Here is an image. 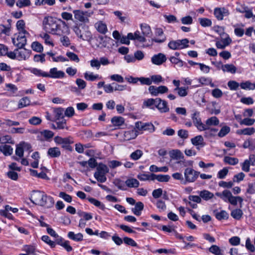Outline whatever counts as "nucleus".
Wrapping results in <instances>:
<instances>
[{
	"label": "nucleus",
	"mask_w": 255,
	"mask_h": 255,
	"mask_svg": "<svg viewBox=\"0 0 255 255\" xmlns=\"http://www.w3.org/2000/svg\"><path fill=\"white\" fill-rule=\"evenodd\" d=\"M0 151L5 156H8L12 154L13 152V148L11 146L5 144L0 146Z\"/></svg>",
	"instance_id": "nucleus-27"
},
{
	"label": "nucleus",
	"mask_w": 255,
	"mask_h": 255,
	"mask_svg": "<svg viewBox=\"0 0 255 255\" xmlns=\"http://www.w3.org/2000/svg\"><path fill=\"white\" fill-rule=\"evenodd\" d=\"M54 112L55 114V118L57 120H59L60 119H63V112L64 109L62 108H59L55 109L54 110Z\"/></svg>",
	"instance_id": "nucleus-56"
},
{
	"label": "nucleus",
	"mask_w": 255,
	"mask_h": 255,
	"mask_svg": "<svg viewBox=\"0 0 255 255\" xmlns=\"http://www.w3.org/2000/svg\"><path fill=\"white\" fill-rule=\"evenodd\" d=\"M169 60L172 64L177 65L180 67H183L185 63L182 60L175 56H171L169 58Z\"/></svg>",
	"instance_id": "nucleus-50"
},
{
	"label": "nucleus",
	"mask_w": 255,
	"mask_h": 255,
	"mask_svg": "<svg viewBox=\"0 0 255 255\" xmlns=\"http://www.w3.org/2000/svg\"><path fill=\"white\" fill-rule=\"evenodd\" d=\"M0 143L1 144L6 143L14 144V141L12 139L10 135H6L0 137Z\"/></svg>",
	"instance_id": "nucleus-53"
},
{
	"label": "nucleus",
	"mask_w": 255,
	"mask_h": 255,
	"mask_svg": "<svg viewBox=\"0 0 255 255\" xmlns=\"http://www.w3.org/2000/svg\"><path fill=\"white\" fill-rule=\"evenodd\" d=\"M150 80L151 83L153 82L155 84H159V83L164 81V79L160 75H153L150 76Z\"/></svg>",
	"instance_id": "nucleus-48"
},
{
	"label": "nucleus",
	"mask_w": 255,
	"mask_h": 255,
	"mask_svg": "<svg viewBox=\"0 0 255 255\" xmlns=\"http://www.w3.org/2000/svg\"><path fill=\"white\" fill-rule=\"evenodd\" d=\"M54 140L56 144H61L62 146L65 145L68 143H73L74 142L71 137L63 138L59 136H56L54 137Z\"/></svg>",
	"instance_id": "nucleus-18"
},
{
	"label": "nucleus",
	"mask_w": 255,
	"mask_h": 255,
	"mask_svg": "<svg viewBox=\"0 0 255 255\" xmlns=\"http://www.w3.org/2000/svg\"><path fill=\"white\" fill-rule=\"evenodd\" d=\"M41 240L45 242L46 244L49 245L51 248H54L55 247V242L51 241L50 238L46 235L43 236L41 238Z\"/></svg>",
	"instance_id": "nucleus-59"
},
{
	"label": "nucleus",
	"mask_w": 255,
	"mask_h": 255,
	"mask_svg": "<svg viewBox=\"0 0 255 255\" xmlns=\"http://www.w3.org/2000/svg\"><path fill=\"white\" fill-rule=\"evenodd\" d=\"M24 251L27 253L26 254L36 255L35 248L31 245H26L24 247Z\"/></svg>",
	"instance_id": "nucleus-63"
},
{
	"label": "nucleus",
	"mask_w": 255,
	"mask_h": 255,
	"mask_svg": "<svg viewBox=\"0 0 255 255\" xmlns=\"http://www.w3.org/2000/svg\"><path fill=\"white\" fill-rule=\"evenodd\" d=\"M214 214L217 219L218 220H227L229 218L228 213L225 210L220 212L214 211Z\"/></svg>",
	"instance_id": "nucleus-26"
},
{
	"label": "nucleus",
	"mask_w": 255,
	"mask_h": 255,
	"mask_svg": "<svg viewBox=\"0 0 255 255\" xmlns=\"http://www.w3.org/2000/svg\"><path fill=\"white\" fill-rule=\"evenodd\" d=\"M135 127L139 130L148 131L152 132L154 131V127L150 123H142L137 122L135 123Z\"/></svg>",
	"instance_id": "nucleus-8"
},
{
	"label": "nucleus",
	"mask_w": 255,
	"mask_h": 255,
	"mask_svg": "<svg viewBox=\"0 0 255 255\" xmlns=\"http://www.w3.org/2000/svg\"><path fill=\"white\" fill-rule=\"evenodd\" d=\"M194 126L200 131H203L205 129L204 124L202 123L198 112H194L191 117Z\"/></svg>",
	"instance_id": "nucleus-7"
},
{
	"label": "nucleus",
	"mask_w": 255,
	"mask_h": 255,
	"mask_svg": "<svg viewBox=\"0 0 255 255\" xmlns=\"http://www.w3.org/2000/svg\"><path fill=\"white\" fill-rule=\"evenodd\" d=\"M224 161L229 165H235L238 163L239 159L237 158L226 156L224 157Z\"/></svg>",
	"instance_id": "nucleus-39"
},
{
	"label": "nucleus",
	"mask_w": 255,
	"mask_h": 255,
	"mask_svg": "<svg viewBox=\"0 0 255 255\" xmlns=\"http://www.w3.org/2000/svg\"><path fill=\"white\" fill-rule=\"evenodd\" d=\"M13 44L17 46L18 48H23L26 44V38L24 35H18L16 40L14 38L12 39Z\"/></svg>",
	"instance_id": "nucleus-14"
},
{
	"label": "nucleus",
	"mask_w": 255,
	"mask_h": 255,
	"mask_svg": "<svg viewBox=\"0 0 255 255\" xmlns=\"http://www.w3.org/2000/svg\"><path fill=\"white\" fill-rule=\"evenodd\" d=\"M149 93L153 96H157L159 94H163L168 92V88L165 86L156 87L150 86L148 88Z\"/></svg>",
	"instance_id": "nucleus-6"
},
{
	"label": "nucleus",
	"mask_w": 255,
	"mask_h": 255,
	"mask_svg": "<svg viewBox=\"0 0 255 255\" xmlns=\"http://www.w3.org/2000/svg\"><path fill=\"white\" fill-rule=\"evenodd\" d=\"M84 78L88 81H94L99 78V75L86 72L84 73Z\"/></svg>",
	"instance_id": "nucleus-58"
},
{
	"label": "nucleus",
	"mask_w": 255,
	"mask_h": 255,
	"mask_svg": "<svg viewBox=\"0 0 255 255\" xmlns=\"http://www.w3.org/2000/svg\"><path fill=\"white\" fill-rule=\"evenodd\" d=\"M221 68L224 72H228L232 74H235L237 71V68L233 64L222 65Z\"/></svg>",
	"instance_id": "nucleus-28"
},
{
	"label": "nucleus",
	"mask_w": 255,
	"mask_h": 255,
	"mask_svg": "<svg viewBox=\"0 0 255 255\" xmlns=\"http://www.w3.org/2000/svg\"><path fill=\"white\" fill-rule=\"evenodd\" d=\"M209 251L211 253L215 255H220L221 253L220 248L216 245H212L209 249Z\"/></svg>",
	"instance_id": "nucleus-60"
},
{
	"label": "nucleus",
	"mask_w": 255,
	"mask_h": 255,
	"mask_svg": "<svg viewBox=\"0 0 255 255\" xmlns=\"http://www.w3.org/2000/svg\"><path fill=\"white\" fill-rule=\"evenodd\" d=\"M199 196L204 200L208 201L213 198L214 194L208 190H204L200 192Z\"/></svg>",
	"instance_id": "nucleus-33"
},
{
	"label": "nucleus",
	"mask_w": 255,
	"mask_h": 255,
	"mask_svg": "<svg viewBox=\"0 0 255 255\" xmlns=\"http://www.w3.org/2000/svg\"><path fill=\"white\" fill-rule=\"evenodd\" d=\"M95 27L99 32L102 34H105L108 31L107 25L102 21L96 22L95 24Z\"/></svg>",
	"instance_id": "nucleus-24"
},
{
	"label": "nucleus",
	"mask_w": 255,
	"mask_h": 255,
	"mask_svg": "<svg viewBox=\"0 0 255 255\" xmlns=\"http://www.w3.org/2000/svg\"><path fill=\"white\" fill-rule=\"evenodd\" d=\"M100 42V43L101 46L104 47L110 48V42L111 39L109 37L101 36L99 37Z\"/></svg>",
	"instance_id": "nucleus-32"
},
{
	"label": "nucleus",
	"mask_w": 255,
	"mask_h": 255,
	"mask_svg": "<svg viewBox=\"0 0 255 255\" xmlns=\"http://www.w3.org/2000/svg\"><path fill=\"white\" fill-rule=\"evenodd\" d=\"M226 202H229L231 204L234 206H236L237 205L238 202L241 205V207H242L241 205L243 202V199L242 197L240 196H233L232 193L230 191H229L228 196L226 198Z\"/></svg>",
	"instance_id": "nucleus-11"
},
{
	"label": "nucleus",
	"mask_w": 255,
	"mask_h": 255,
	"mask_svg": "<svg viewBox=\"0 0 255 255\" xmlns=\"http://www.w3.org/2000/svg\"><path fill=\"white\" fill-rule=\"evenodd\" d=\"M123 241L124 243L128 246L134 247H137V243L131 238L125 237L123 238Z\"/></svg>",
	"instance_id": "nucleus-54"
},
{
	"label": "nucleus",
	"mask_w": 255,
	"mask_h": 255,
	"mask_svg": "<svg viewBox=\"0 0 255 255\" xmlns=\"http://www.w3.org/2000/svg\"><path fill=\"white\" fill-rule=\"evenodd\" d=\"M30 200L33 204L49 208L54 204L53 197L46 195L44 192L39 190H33L31 194Z\"/></svg>",
	"instance_id": "nucleus-1"
},
{
	"label": "nucleus",
	"mask_w": 255,
	"mask_h": 255,
	"mask_svg": "<svg viewBox=\"0 0 255 255\" xmlns=\"http://www.w3.org/2000/svg\"><path fill=\"white\" fill-rule=\"evenodd\" d=\"M16 5L19 8H22L30 5L31 2L30 0H18L16 3Z\"/></svg>",
	"instance_id": "nucleus-57"
},
{
	"label": "nucleus",
	"mask_w": 255,
	"mask_h": 255,
	"mask_svg": "<svg viewBox=\"0 0 255 255\" xmlns=\"http://www.w3.org/2000/svg\"><path fill=\"white\" fill-rule=\"evenodd\" d=\"M200 172L194 170L191 168H187L184 171L185 181L187 182H193L198 177Z\"/></svg>",
	"instance_id": "nucleus-4"
},
{
	"label": "nucleus",
	"mask_w": 255,
	"mask_h": 255,
	"mask_svg": "<svg viewBox=\"0 0 255 255\" xmlns=\"http://www.w3.org/2000/svg\"><path fill=\"white\" fill-rule=\"evenodd\" d=\"M88 200L91 204L94 205L97 207H99L100 209L102 210H104L105 209V205L96 199L90 197L88 198Z\"/></svg>",
	"instance_id": "nucleus-44"
},
{
	"label": "nucleus",
	"mask_w": 255,
	"mask_h": 255,
	"mask_svg": "<svg viewBox=\"0 0 255 255\" xmlns=\"http://www.w3.org/2000/svg\"><path fill=\"white\" fill-rule=\"evenodd\" d=\"M109 171L108 167L103 164L100 163L97 167V171L99 174H106Z\"/></svg>",
	"instance_id": "nucleus-42"
},
{
	"label": "nucleus",
	"mask_w": 255,
	"mask_h": 255,
	"mask_svg": "<svg viewBox=\"0 0 255 255\" xmlns=\"http://www.w3.org/2000/svg\"><path fill=\"white\" fill-rule=\"evenodd\" d=\"M170 157L174 160H180L177 163H180L182 160L184 159V155L182 152L179 149H173L169 152Z\"/></svg>",
	"instance_id": "nucleus-17"
},
{
	"label": "nucleus",
	"mask_w": 255,
	"mask_h": 255,
	"mask_svg": "<svg viewBox=\"0 0 255 255\" xmlns=\"http://www.w3.org/2000/svg\"><path fill=\"white\" fill-rule=\"evenodd\" d=\"M154 180L156 179L158 181L161 182H166L169 181L170 176L168 175L155 174L153 173Z\"/></svg>",
	"instance_id": "nucleus-34"
},
{
	"label": "nucleus",
	"mask_w": 255,
	"mask_h": 255,
	"mask_svg": "<svg viewBox=\"0 0 255 255\" xmlns=\"http://www.w3.org/2000/svg\"><path fill=\"white\" fill-rule=\"evenodd\" d=\"M30 101L27 97L21 98L18 102V108L21 109L30 105Z\"/></svg>",
	"instance_id": "nucleus-38"
},
{
	"label": "nucleus",
	"mask_w": 255,
	"mask_h": 255,
	"mask_svg": "<svg viewBox=\"0 0 255 255\" xmlns=\"http://www.w3.org/2000/svg\"><path fill=\"white\" fill-rule=\"evenodd\" d=\"M243 215V212L240 209H236L232 211L231 216L235 219L239 220Z\"/></svg>",
	"instance_id": "nucleus-36"
},
{
	"label": "nucleus",
	"mask_w": 255,
	"mask_h": 255,
	"mask_svg": "<svg viewBox=\"0 0 255 255\" xmlns=\"http://www.w3.org/2000/svg\"><path fill=\"white\" fill-rule=\"evenodd\" d=\"M156 101L157 103H156L155 104V108H156L160 113H165L169 111V108L166 101L157 98H156Z\"/></svg>",
	"instance_id": "nucleus-10"
},
{
	"label": "nucleus",
	"mask_w": 255,
	"mask_h": 255,
	"mask_svg": "<svg viewBox=\"0 0 255 255\" xmlns=\"http://www.w3.org/2000/svg\"><path fill=\"white\" fill-rule=\"evenodd\" d=\"M47 77L51 78H62L64 77L65 74L62 71H58L56 68L50 69L49 73H47Z\"/></svg>",
	"instance_id": "nucleus-15"
},
{
	"label": "nucleus",
	"mask_w": 255,
	"mask_h": 255,
	"mask_svg": "<svg viewBox=\"0 0 255 255\" xmlns=\"http://www.w3.org/2000/svg\"><path fill=\"white\" fill-rule=\"evenodd\" d=\"M137 178L140 181H147V180H151L154 181L153 178V173H151L149 174H139L137 176Z\"/></svg>",
	"instance_id": "nucleus-37"
},
{
	"label": "nucleus",
	"mask_w": 255,
	"mask_h": 255,
	"mask_svg": "<svg viewBox=\"0 0 255 255\" xmlns=\"http://www.w3.org/2000/svg\"><path fill=\"white\" fill-rule=\"evenodd\" d=\"M188 88L185 87H181L179 89L176 90L178 95L180 97H185L188 95Z\"/></svg>",
	"instance_id": "nucleus-64"
},
{
	"label": "nucleus",
	"mask_w": 255,
	"mask_h": 255,
	"mask_svg": "<svg viewBox=\"0 0 255 255\" xmlns=\"http://www.w3.org/2000/svg\"><path fill=\"white\" fill-rule=\"evenodd\" d=\"M255 128L253 127L247 128L242 129L238 130L237 133L239 134L251 135L255 133Z\"/></svg>",
	"instance_id": "nucleus-30"
},
{
	"label": "nucleus",
	"mask_w": 255,
	"mask_h": 255,
	"mask_svg": "<svg viewBox=\"0 0 255 255\" xmlns=\"http://www.w3.org/2000/svg\"><path fill=\"white\" fill-rule=\"evenodd\" d=\"M41 136L44 137L45 140H48L54 136V133L49 130L45 129L40 132Z\"/></svg>",
	"instance_id": "nucleus-49"
},
{
	"label": "nucleus",
	"mask_w": 255,
	"mask_h": 255,
	"mask_svg": "<svg viewBox=\"0 0 255 255\" xmlns=\"http://www.w3.org/2000/svg\"><path fill=\"white\" fill-rule=\"evenodd\" d=\"M31 48L33 50L37 52H41L43 50V47L42 45L37 41H35L32 43Z\"/></svg>",
	"instance_id": "nucleus-47"
},
{
	"label": "nucleus",
	"mask_w": 255,
	"mask_h": 255,
	"mask_svg": "<svg viewBox=\"0 0 255 255\" xmlns=\"http://www.w3.org/2000/svg\"><path fill=\"white\" fill-rule=\"evenodd\" d=\"M140 28L142 35L146 37H151L152 32L150 27L148 24L142 23L140 24Z\"/></svg>",
	"instance_id": "nucleus-25"
},
{
	"label": "nucleus",
	"mask_w": 255,
	"mask_h": 255,
	"mask_svg": "<svg viewBox=\"0 0 255 255\" xmlns=\"http://www.w3.org/2000/svg\"><path fill=\"white\" fill-rule=\"evenodd\" d=\"M156 103H157L156 98L155 99L150 98L145 100L143 102V105L146 107L154 110V107H155Z\"/></svg>",
	"instance_id": "nucleus-35"
},
{
	"label": "nucleus",
	"mask_w": 255,
	"mask_h": 255,
	"mask_svg": "<svg viewBox=\"0 0 255 255\" xmlns=\"http://www.w3.org/2000/svg\"><path fill=\"white\" fill-rule=\"evenodd\" d=\"M126 185L129 188H137L139 185V181L135 178H129L125 181Z\"/></svg>",
	"instance_id": "nucleus-31"
},
{
	"label": "nucleus",
	"mask_w": 255,
	"mask_h": 255,
	"mask_svg": "<svg viewBox=\"0 0 255 255\" xmlns=\"http://www.w3.org/2000/svg\"><path fill=\"white\" fill-rule=\"evenodd\" d=\"M46 54L51 56L54 62H58V61L65 62V61H68V59L67 58L64 57L62 56H59L58 57H54L55 54L51 52H47L46 53Z\"/></svg>",
	"instance_id": "nucleus-43"
},
{
	"label": "nucleus",
	"mask_w": 255,
	"mask_h": 255,
	"mask_svg": "<svg viewBox=\"0 0 255 255\" xmlns=\"http://www.w3.org/2000/svg\"><path fill=\"white\" fill-rule=\"evenodd\" d=\"M214 13L216 18L219 20L223 19L224 16H228L229 11L225 7H216L214 9Z\"/></svg>",
	"instance_id": "nucleus-9"
},
{
	"label": "nucleus",
	"mask_w": 255,
	"mask_h": 255,
	"mask_svg": "<svg viewBox=\"0 0 255 255\" xmlns=\"http://www.w3.org/2000/svg\"><path fill=\"white\" fill-rule=\"evenodd\" d=\"M155 36L157 37H162V39L161 40H157L155 39H151V41L152 43L155 42L157 43H164L166 40V36L164 34L163 30L161 28H157L155 29Z\"/></svg>",
	"instance_id": "nucleus-16"
},
{
	"label": "nucleus",
	"mask_w": 255,
	"mask_h": 255,
	"mask_svg": "<svg viewBox=\"0 0 255 255\" xmlns=\"http://www.w3.org/2000/svg\"><path fill=\"white\" fill-rule=\"evenodd\" d=\"M41 122V119L40 118L37 117H32L28 120V122L30 124L34 126L40 125Z\"/></svg>",
	"instance_id": "nucleus-61"
},
{
	"label": "nucleus",
	"mask_w": 255,
	"mask_h": 255,
	"mask_svg": "<svg viewBox=\"0 0 255 255\" xmlns=\"http://www.w3.org/2000/svg\"><path fill=\"white\" fill-rule=\"evenodd\" d=\"M125 119L120 116H115L113 117V130L122 128L125 126Z\"/></svg>",
	"instance_id": "nucleus-13"
},
{
	"label": "nucleus",
	"mask_w": 255,
	"mask_h": 255,
	"mask_svg": "<svg viewBox=\"0 0 255 255\" xmlns=\"http://www.w3.org/2000/svg\"><path fill=\"white\" fill-rule=\"evenodd\" d=\"M156 205L160 212L164 211L166 209V206L165 202L161 200H157Z\"/></svg>",
	"instance_id": "nucleus-62"
},
{
	"label": "nucleus",
	"mask_w": 255,
	"mask_h": 255,
	"mask_svg": "<svg viewBox=\"0 0 255 255\" xmlns=\"http://www.w3.org/2000/svg\"><path fill=\"white\" fill-rule=\"evenodd\" d=\"M68 237L73 241L79 242L83 240V236L81 233L75 234L73 232H70L68 234Z\"/></svg>",
	"instance_id": "nucleus-29"
},
{
	"label": "nucleus",
	"mask_w": 255,
	"mask_h": 255,
	"mask_svg": "<svg viewBox=\"0 0 255 255\" xmlns=\"http://www.w3.org/2000/svg\"><path fill=\"white\" fill-rule=\"evenodd\" d=\"M31 73H33L36 76L43 77H47V72H44L40 69L37 68H32L30 70Z\"/></svg>",
	"instance_id": "nucleus-46"
},
{
	"label": "nucleus",
	"mask_w": 255,
	"mask_h": 255,
	"mask_svg": "<svg viewBox=\"0 0 255 255\" xmlns=\"http://www.w3.org/2000/svg\"><path fill=\"white\" fill-rule=\"evenodd\" d=\"M43 28L47 32L55 34L58 29H60V25L58 24L57 19L55 17L51 16H45L43 21Z\"/></svg>",
	"instance_id": "nucleus-2"
},
{
	"label": "nucleus",
	"mask_w": 255,
	"mask_h": 255,
	"mask_svg": "<svg viewBox=\"0 0 255 255\" xmlns=\"http://www.w3.org/2000/svg\"><path fill=\"white\" fill-rule=\"evenodd\" d=\"M149 170L151 172H167L168 168L167 166H163L161 167H158L155 165H151L149 167Z\"/></svg>",
	"instance_id": "nucleus-40"
},
{
	"label": "nucleus",
	"mask_w": 255,
	"mask_h": 255,
	"mask_svg": "<svg viewBox=\"0 0 255 255\" xmlns=\"http://www.w3.org/2000/svg\"><path fill=\"white\" fill-rule=\"evenodd\" d=\"M143 155V152L140 149H136L134 152H132L130 155L131 159L134 160L139 159Z\"/></svg>",
	"instance_id": "nucleus-45"
},
{
	"label": "nucleus",
	"mask_w": 255,
	"mask_h": 255,
	"mask_svg": "<svg viewBox=\"0 0 255 255\" xmlns=\"http://www.w3.org/2000/svg\"><path fill=\"white\" fill-rule=\"evenodd\" d=\"M47 155L51 158L59 157L61 155V151L57 147H50L47 151Z\"/></svg>",
	"instance_id": "nucleus-20"
},
{
	"label": "nucleus",
	"mask_w": 255,
	"mask_h": 255,
	"mask_svg": "<svg viewBox=\"0 0 255 255\" xmlns=\"http://www.w3.org/2000/svg\"><path fill=\"white\" fill-rule=\"evenodd\" d=\"M73 30L78 37L84 40H89L92 38L91 33L89 31L87 32V35L86 36V38H84L81 33V30L78 26H74Z\"/></svg>",
	"instance_id": "nucleus-23"
},
{
	"label": "nucleus",
	"mask_w": 255,
	"mask_h": 255,
	"mask_svg": "<svg viewBox=\"0 0 255 255\" xmlns=\"http://www.w3.org/2000/svg\"><path fill=\"white\" fill-rule=\"evenodd\" d=\"M75 18L79 21L83 22H88L89 21L88 17L91 16V13L88 11H83L81 10H73Z\"/></svg>",
	"instance_id": "nucleus-5"
},
{
	"label": "nucleus",
	"mask_w": 255,
	"mask_h": 255,
	"mask_svg": "<svg viewBox=\"0 0 255 255\" xmlns=\"http://www.w3.org/2000/svg\"><path fill=\"white\" fill-rule=\"evenodd\" d=\"M219 124V120L216 117H212L206 121L205 124H204L205 129L204 131H207L208 129H210V127L212 126H217Z\"/></svg>",
	"instance_id": "nucleus-19"
},
{
	"label": "nucleus",
	"mask_w": 255,
	"mask_h": 255,
	"mask_svg": "<svg viewBox=\"0 0 255 255\" xmlns=\"http://www.w3.org/2000/svg\"><path fill=\"white\" fill-rule=\"evenodd\" d=\"M230 131V128L229 127L225 126L223 127L220 131L218 133V135L222 137L226 135Z\"/></svg>",
	"instance_id": "nucleus-55"
},
{
	"label": "nucleus",
	"mask_w": 255,
	"mask_h": 255,
	"mask_svg": "<svg viewBox=\"0 0 255 255\" xmlns=\"http://www.w3.org/2000/svg\"><path fill=\"white\" fill-rule=\"evenodd\" d=\"M200 24L203 27H209L212 25V21L207 18H199L198 19Z\"/></svg>",
	"instance_id": "nucleus-51"
},
{
	"label": "nucleus",
	"mask_w": 255,
	"mask_h": 255,
	"mask_svg": "<svg viewBox=\"0 0 255 255\" xmlns=\"http://www.w3.org/2000/svg\"><path fill=\"white\" fill-rule=\"evenodd\" d=\"M240 86L243 89L254 90L255 89V83H252L250 81L242 82L240 84Z\"/></svg>",
	"instance_id": "nucleus-41"
},
{
	"label": "nucleus",
	"mask_w": 255,
	"mask_h": 255,
	"mask_svg": "<svg viewBox=\"0 0 255 255\" xmlns=\"http://www.w3.org/2000/svg\"><path fill=\"white\" fill-rule=\"evenodd\" d=\"M144 208V205L141 202H138L135 204L134 208L131 209V211L136 216H139L141 214V211Z\"/></svg>",
	"instance_id": "nucleus-21"
},
{
	"label": "nucleus",
	"mask_w": 255,
	"mask_h": 255,
	"mask_svg": "<svg viewBox=\"0 0 255 255\" xmlns=\"http://www.w3.org/2000/svg\"><path fill=\"white\" fill-rule=\"evenodd\" d=\"M189 40L187 38L181 40L170 41L168 44L169 48L172 50L182 49L189 47Z\"/></svg>",
	"instance_id": "nucleus-3"
},
{
	"label": "nucleus",
	"mask_w": 255,
	"mask_h": 255,
	"mask_svg": "<svg viewBox=\"0 0 255 255\" xmlns=\"http://www.w3.org/2000/svg\"><path fill=\"white\" fill-rule=\"evenodd\" d=\"M166 57L163 53L154 55L151 58V62L156 65H160L166 61Z\"/></svg>",
	"instance_id": "nucleus-12"
},
{
	"label": "nucleus",
	"mask_w": 255,
	"mask_h": 255,
	"mask_svg": "<svg viewBox=\"0 0 255 255\" xmlns=\"http://www.w3.org/2000/svg\"><path fill=\"white\" fill-rule=\"evenodd\" d=\"M113 183L115 186L118 187L119 189L123 190H126L125 182L119 179H116L114 180Z\"/></svg>",
	"instance_id": "nucleus-52"
},
{
	"label": "nucleus",
	"mask_w": 255,
	"mask_h": 255,
	"mask_svg": "<svg viewBox=\"0 0 255 255\" xmlns=\"http://www.w3.org/2000/svg\"><path fill=\"white\" fill-rule=\"evenodd\" d=\"M191 143L195 146H200L203 147L205 143L204 142V138L202 135H197L191 138Z\"/></svg>",
	"instance_id": "nucleus-22"
}]
</instances>
